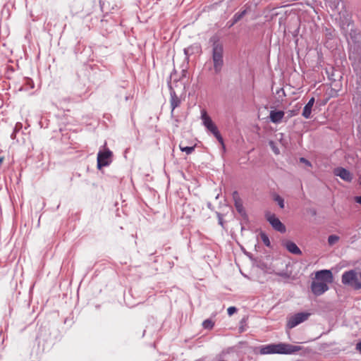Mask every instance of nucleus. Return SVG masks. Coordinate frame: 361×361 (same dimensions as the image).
<instances>
[{
  "label": "nucleus",
  "mask_w": 361,
  "mask_h": 361,
  "mask_svg": "<svg viewBox=\"0 0 361 361\" xmlns=\"http://www.w3.org/2000/svg\"><path fill=\"white\" fill-rule=\"evenodd\" d=\"M209 42L212 43V58L214 65V70L216 74L219 73L224 66V46L222 42H220L218 36H212L209 39Z\"/></svg>",
  "instance_id": "f257e3e1"
},
{
  "label": "nucleus",
  "mask_w": 361,
  "mask_h": 361,
  "mask_svg": "<svg viewBox=\"0 0 361 361\" xmlns=\"http://www.w3.org/2000/svg\"><path fill=\"white\" fill-rule=\"evenodd\" d=\"M300 350V347L291 344L279 343L262 345L260 348V354H293Z\"/></svg>",
  "instance_id": "f03ea898"
},
{
  "label": "nucleus",
  "mask_w": 361,
  "mask_h": 361,
  "mask_svg": "<svg viewBox=\"0 0 361 361\" xmlns=\"http://www.w3.org/2000/svg\"><path fill=\"white\" fill-rule=\"evenodd\" d=\"M343 284L350 286L354 290L361 289V277L360 272H357L356 269H351L343 272L341 276Z\"/></svg>",
  "instance_id": "7ed1b4c3"
},
{
  "label": "nucleus",
  "mask_w": 361,
  "mask_h": 361,
  "mask_svg": "<svg viewBox=\"0 0 361 361\" xmlns=\"http://www.w3.org/2000/svg\"><path fill=\"white\" fill-rule=\"evenodd\" d=\"M310 314L308 312H298L287 318L286 329H290L308 319Z\"/></svg>",
  "instance_id": "20e7f679"
},
{
  "label": "nucleus",
  "mask_w": 361,
  "mask_h": 361,
  "mask_svg": "<svg viewBox=\"0 0 361 361\" xmlns=\"http://www.w3.org/2000/svg\"><path fill=\"white\" fill-rule=\"evenodd\" d=\"M112 152L109 149L104 151H99L97 154V168L109 166L112 161Z\"/></svg>",
  "instance_id": "39448f33"
},
{
  "label": "nucleus",
  "mask_w": 361,
  "mask_h": 361,
  "mask_svg": "<svg viewBox=\"0 0 361 361\" xmlns=\"http://www.w3.org/2000/svg\"><path fill=\"white\" fill-rule=\"evenodd\" d=\"M267 220L271 225L273 228L281 233L286 232V226L281 223L279 218L275 214L270 212H267L265 214Z\"/></svg>",
  "instance_id": "423d86ee"
},
{
  "label": "nucleus",
  "mask_w": 361,
  "mask_h": 361,
  "mask_svg": "<svg viewBox=\"0 0 361 361\" xmlns=\"http://www.w3.org/2000/svg\"><path fill=\"white\" fill-rule=\"evenodd\" d=\"M315 276L317 281L324 282L326 284L333 281V275L330 270L324 269L317 271Z\"/></svg>",
  "instance_id": "0eeeda50"
},
{
  "label": "nucleus",
  "mask_w": 361,
  "mask_h": 361,
  "mask_svg": "<svg viewBox=\"0 0 361 361\" xmlns=\"http://www.w3.org/2000/svg\"><path fill=\"white\" fill-rule=\"evenodd\" d=\"M334 174L336 176L340 177L342 180L346 182H351L353 178V174L348 170L343 167H337L334 169Z\"/></svg>",
  "instance_id": "6e6552de"
},
{
  "label": "nucleus",
  "mask_w": 361,
  "mask_h": 361,
  "mask_svg": "<svg viewBox=\"0 0 361 361\" xmlns=\"http://www.w3.org/2000/svg\"><path fill=\"white\" fill-rule=\"evenodd\" d=\"M311 289L314 295H321L329 289V287L326 283L317 281L312 283Z\"/></svg>",
  "instance_id": "1a4fd4ad"
},
{
  "label": "nucleus",
  "mask_w": 361,
  "mask_h": 361,
  "mask_svg": "<svg viewBox=\"0 0 361 361\" xmlns=\"http://www.w3.org/2000/svg\"><path fill=\"white\" fill-rule=\"evenodd\" d=\"M282 245L286 248V250L294 255H301L302 251L298 247V245L293 241L285 240L282 241Z\"/></svg>",
  "instance_id": "9d476101"
},
{
  "label": "nucleus",
  "mask_w": 361,
  "mask_h": 361,
  "mask_svg": "<svg viewBox=\"0 0 361 361\" xmlns=\"http://www.w3.org/2000/svg\"><path fill=\"white\" fill-rule=\"evenodd\" d=\"M170 104L171 108V114L173 115L174 109L178 107L181 103L180 98L176 94L175 90L170 86Z\"/></svg>",
  "instance_id": "9b49d317"
},
{
  "label": "nucleus",
  "mask_w": 361,
  "mask_h": 361,
  "mask_svg": "<svg viewBox=\"0 0 361 361\" xmlns=\"http://www.w3.org/2000/svg\"><path fill=\"white\" fill-rule=\"evenodd\" d=\"M284 116L283 111H271L269 114L270 121L274 123H278L281 121Z\"/></svg>",
  "instance_id": "f8f14e48"
},
{
  "label": "nucleus",
  "mask_w": 361,
  "mask_h": 361,
  "mask_svg": "<svg viewBox=\"0 0 361 361\" xmlns=\"http://www.w3.org/2000/svg\"><path fill=\"white\" fill-rule=\"evenodd\" d=\"M314 104V98L312 97L305 106L302 111V116L305 118H310L311 116L312 108Z\"/></svg>",
  "instance_id": "ddd939ff"
},
{
  "label": "nucleus",
  "mask_w": 361,
  "mask_h": 361,
  "mask_svg": "<svg viewBox=\"0 0 361 361\" xmlns=\"http://www.w3.org/2000/svg\"><path fill=\"white\" fill-rule=\"evenodd\" d=\"M201 119L202 121V125L205 128L209 125H212L214 123L211 117L207 114L206 110L204 109H202L201 111Z\"/></svg>",
  "instance_id": "4468645a"
},
{
  "label": "nucleus",
  "mask_w": 361,
  "mask_h": 361,
  "mask_svg": "<svg viewBox=\"0 0 361 361\" xmlns=\"http://www.w3.org/2000/svg\"><path fill=\"white\" fill-rule=\"evenodd\" d=\"M237 195H238L237 192H234L233 197L235 199V206L236 207L237 211L239 213L242 214L244 212L243 207V204H242V202H241L240 200L236 198L235 196H237Z\"/></svg>",
  "instance_id": "2eb2a0df"
},
{
  "label": "nucleus",
  "mask_w": 361,
  "mask_h": 361,
  "mask_svg": "<svg viewBox=\"0 0 361 361\" xmlns=\"http://www.w3.org/2000/svg\"><path fill=\"white\" fill-rule=\"evenodd\" d=\"M340 240L339 236L336 235H331L328 237V244L329 246H333L336 244Z\"/></svg>",
  "instance_id": "dca6fc26"
},
{
  "label": "nucleus",
  "mask_w": 361,
  "mask_h": 361,
  "mask_svg": "<svg viewBox=\"0 0 361 361\" xmlns=\"http://www.w3.org/2000/svg\"><path fill=\"white\" fill-rule=\"evenodd\" d=\"M246 11H243L240 13H237L233 16V23H231V26L233 25L235 23H236L238 21H239L245 14Z\"/></svg>",
  "instance_id": "f3484780"
},
{
  "label": "nucleus",
  "mask_w": 361,
  "mask_h": 361,
  "mask_svg": "<svg viewBox=\"0 0 361 361\" xmlns=\"http://www.w3.org/2000/svg\"><path fill=\"white\" fill-rule=\"evenodd\" d=\"M180 149L182 152H185L187 154H190L195 150V146L192 147H183L181 144L179 145Z\"/></svg>",
  "instance_id": "a211bd4d"
},
{
  "label": "nucleus",
  "mask_w": 361,
  "mask_h": 361,
  "mask_svg": "<svg viewBox=\"0 0 361 361\" xmlns=\"http://www.w3.org/2000/svg\"><path fill=\"white\" fill-rule=\"evenodd\" d=\"M214 325V322L209 319L204 320L202 323V326L206 329H212Z\"/></svg>",
  "instance_id": "6ab92c4d"
},
{
  "label": "nucleus",
  "mask_w": 361,
  "mask_h": 361,
  "mask_svg": "<svg viewBox=\"0 0 361 361\" xmlns=\"http://www.w3.org/2000/svg\"><path fill=\"white\" fill-rule=\"evenodd\" d=\"M214 136L217 139V140L219 142V143L221 144V147H222V149L224 151L226 150V147H225V145H224V140H223V137L221 135L219 131L216 133V134H214Z\"/></svg>",
  "instance_id": "aec40b11"
},
{
  "label": "nucleus",
  "mask_w": 361,
  "mask_h": 361,
  "mask_svg": "<svg viewBox=\"0 0 361 361\" xmlns=\"http://www.w3.org/2000/svg\"><path fill=\"white\" fill-rule=\"evenodd\" d=\"M207 130L209 132H211L213 135L216 134L217 132H219V130L216 127V126L213 123L212 125H209L206 127Z\"/></svg>",
  "instance_id": "412c9836"
},
{
  "label": "nucleus",
  "mask_w": 361,
  "mask_h": 361,
  "mask_svg": "<svg viewBox=\"0 0 361 361\" xmlns=\"http://www.w3.org/2000/svg\"><path fill=\"white\" fill-rule=\"evenodd\" d=\"M274 200L278 203L280 208H284V200L281 197H280L279 195H276L274 197Z\"/></svg>",
  "instance_id": "4be33fe9"
},
{
  "label": "nucleus",
  "mask_w": 361,
  "mask_h": 361,
  "mask_svg": "<svg viewBox=\"0 0 361 361\" xmlns=\"http://www.w3.org/2000/svg\"><path fill=\"white\" fill-rule=\"evenodd\" d=\"M261 238L265 245H267V246L270 245L269 239L265 233H261Z\"/></svg>",
  "instance_id": "5701e85b"
},
{
  "label": "nucleus",
  "mask_w": 361,
  "mask_h": 361,
  "mask_svg": "<svg viewBox=\"0 0 361 361\" xmlns=\"http://www.w3.org/2000/svg\"><path fill=\"white\" fill-rule=\"evenodd\" d=\"M193 48H194L193 47H188V48L184 49V54H185V55L186 56V59L188 60L189 56L192 54V52H190V49H192Z\"/></svg>",
  "instance_id": "b1692460"
},
{
  "label": "nucleus",
  "mask_w": 361,
  "mask_h": 361,
  "mask_svg": "<svg viewBox=\"0 0 361 361\" xmlns=\"http://www.w3.org/2000/svg\"><path fill=\"white\" fill-rule=\"evenodd\" d=\"M237 312V308L235 307H229L227 310L228 314L229 316L233 315L234 313Z\"/></svg>",
  "instance_id": "393cba45"
},
{
  "label": "nucleus",
  "mask_w": 361,
  "mask_h": 361,
  "mask_svg": "<svg viewBox=\"0 0 361 361\" xmlns=\"http://www.w3.org/2000/svg\"><path fill=\"white\" fill-rule=\"evenodd\" d=\"M300 161L305 164L307 166H311V163L304 157H301Z\"/></svg>",
  "instance_id": "a878e982"
},
{
  "label": "nucleus",
  "mask_w": 361,
  "mask_h": 361,
  "mask_svg": "<svg viewBox=\"0 0 361 361\" xmlns=\"http://www.w3.org/2000/svg\"><path fill=\"white\" fill-rule=\"evenodd\" d=\"M356 350L361 353V341L357 343Z\"/></svg>",
  "instance_id": "bb28decb"
},
{
  "label": "nucleus",
  "mask_w": 361,
  "mask_h": 361,
  "mask_svg": "<svg viewBox=\"0 0 361 361\" xmlns=\"http://www.w3.org/2000/svg\"><path fill=\"white\" fill-rule=\"evenodd\" d=\"M355 201L358 203V204H361V195L360 196H356L355 197Z\"/></svg>",
  "instance_id": "cd10ccee"
},
{
  "label": "nucleus",
  "mask_w": 361,
  "mask_h": 361,
  "mask_svg": "<svg viewBox=\"0 0 361 361\" xmlns=\"http://www.w3.org/2000/svg\"><path fill=\"white\" fill-rule=\"evenodd\" d=\"M272 149H273L274 152H275V154H279V150L278 148L273 147Z\"/></svg>",
  "instance_id": "c85d7f7f"
},
{
  "label": "nucleus",
  "mask_w": 361,
  "mask_h": 361,
  "mask_svg": "<svg viewBox=\"0 0 361 361\" xmlns=\"http://www.w3.org/2000/svg\"><path fill=\"white\" fill-rule=\"evenodd\" d=\"M21 128V124L20 123H17L16 126V128Z\"/></svg>",
  "instance_id": "c756f323"
},
{
  "label": "nucleus",
  "mask_w": 361,
  "mask_h": 361,
  "mask_svg": "<svg viewBox=\"0 0 361 361\" xmlns=\"http://www.w3.org/2000/svg\"><path fill=\"white\" fill-rule=\"evenodd\" d=\"M219 224H220L221 225H223L221 218H219Z\"/></svg>",
  "instance_id": "7c9ffc66"
},
{
  "label": "nucleus",
  "mask_w": 361,
  "mask_h": 361,
  "mask_svg": "<svg viewBox=\"0 0 361 361\" xmlns=\"http://www.w3.org/2000/svg\"><path fill=\"white\" fill-rule=\"evenodd\" d=\"M3 160H4V158L3 157H0V164L2 163Z\"/></svg>",
  "instance_id": "2f4dec72"
},
{
  "label": "nucleus",
  "mask_w": 361,
  "mask_h": 361,
  "mask_svg": "<svg viewBox=\"0 0 361 361\" xmlns=\"http://www.w3.org/2000/svg\"><path fill=\"white\" fill-rule=\"evenodd\" d=\"M14 135H15V132H13V133L11 135V137L13 138L14 137Z\"/></svg>",
  "instance_id": "473e14b6"
},
{
  "label": "nucleus",
  "mask_w": 361,
  "mask_h": 361,
  "mask_svg": "<svg viewBox=\"0 0 361 361\" xmlns=\"http://www.w3.org/2000/svg\"><path fill=\"white\" fill-rule=\"evenodd\" d=\"M360 184L361 185V176L360 177Z\"/></svg>",
  "instance_id": "72a5a7b5"
},
{
  "label": "nucleus",
  "mask_w": 361,
  "mask_h": 361,
  "mask_svg": "<svg viewBox=\"0 0 361 361\" xmlns=\"http://www.w3.org/2000/svg\"><path fill=\"white\" fill-rule=\"evenodd\" d=\"M274 144L273 142H270V145H272Z\"/></svg>",
  "instance_id": "f704fd0d"
}]
</instances>
